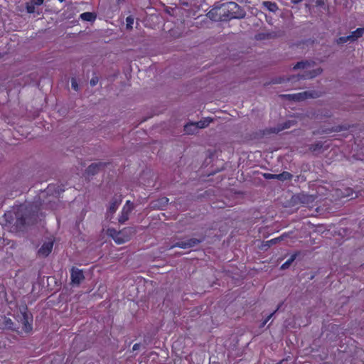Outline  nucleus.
<instances>
[{"label":"nucleus","instance_id":"4be33fe9","mask_svg":"<svg viewBox=\"0 0 364 364\" xmlns=\"http://www.w3.org/2000/svg\"><path fill=\"white\" fill-rule=\"evenodd\" d=\"M336 41H337V43H338V44L344 43H346L347 41H350V38L349 36H347L339 38L338 39H337Z\"/></svg>","mask_w":364,"mask_h":364},{"label":"nucleus","instance_id":"9d476101","mask_svg":"<svg viewBox=\"0 0 364 364\" xmlns=\"http://www.w3.org/2000/svg\"><path fill=\"white\" fill-rule=\"evenodd\" d=\"M316 95L314 94H313L312 92H301V93H298L296 95H294L293 98L296 100H304V99H306V98H309V97H315Z\"/></svg>","mask_w":364,"mask_h":364},{"label":"nucleus","instance_id":"a211bd4d","mask_svg":"<svg viewBox=\"0 0 364 364\" xmlns=\"http://www.w3.org/2000/svg\"><path fill=\"white\" fill-rule=\"evenodd\" d=\"M275 176L279 181H286L291 178V175L288 172H283L282 173L277 174Z\"/></svg>","mask_w":364,"mask_h":364},{"label":"nucleus","instance_id":"39448f33","mask_svg":"<svg viewBox=\"0 0 364 364\" xmlns=\"http://www.w3.org/2000/svg\"><path fill=\"white\" fill-rule=\"evenodd\" d=\"M201 241L200 240H198L196 238H191L188 240H186L185 241L178 242L175 244L170 246L169 249H173L174 247H180L182 249H187L190 247H195L198 244H199Z\"/></svg>","mask_w":364,"mask_h":364},{"label":"nucleus","instance_id":"7c9ffc66","mask_svg":"<svg viewBox=\"0 0 364 364\" xmlns=\"http://www.w3.org/2000/svg\"><path fill=\"white\" fill-rule=\"evenodd\" d=\"M321 146L319 144L315 145V147L313 149V151H316L318 149H321Z\"/></svg>","mask_w":364,"mask_h":364},{"label":"nucleus","instance_id":"f03ea898","mask_svg":"<svg viewBox=\"0 0 364 364\" xmlns=\"http://www.w3.org/2000/svg\"><path fill=\"white\" fill-rule=\"evenodd\" d=\"M134 232V229L132 228H124L121 231H117L113 228H109L107 231V235L110 236L118 245H121L129 241Z\"/></svg>","mask_w":364,"mask_h":364},{"label":"nucleus","instance_id":"aec40b11","mask_svg":"<svg viewBox=\"0 0 364 364\" xmlns=\"http://www.w3.org/2000/svg\"><path fill=\"white\" fill-rule=\"evenodd\" d=\"M100 166V165L97 164H91V165H90V166H89V167L87 168V172H88V173L94 174L95 173H96V172L99 170Z\"/></svg>","mask_w":364,"mask_h":364},{"label":"nucleus","instance_id":"2eb2a0df","mask_svg":"<svg viewBox=\"0 0 364 364\" xmlns=\"http://www.w3.org/2000/svg\"><path fill=\"white\" fill-rule=\"evenodd\" d=\"M262 4L264 6H265L269 11H272V12H275L277 9H278V7L277 6V4L274 2H271V1H263L262 2Z\"/></svg>","mask_w":364,"mask_h":364},{"label":"nucleus","instance_id":"9b49d317","mask_svg":"<svg viewBox=\"0 0 364 364\" xmlns=\"http://www.w3.org/2000/svg\"><path fill=\"white\" fill-rule=\"evenodd\" d=\"M119 204L120 202L117 200H114L109 204L107 211V217H112V215L116 212Z\"/></svg>","mask_w":364,"mask_h":364},{"label":"nucleus","instance_id":"0eeeda50","mask_svg":"<svg viewBox=\"0 0 364 364\" xmlns=\"http://www.w3.org/2000/svg\"><path fill=\"white\" fill-rule=\"evenodd\" d=\"M85 277L82 270L73 267L71 269L72 284L79 285L84 279Z\"/></svg>","mask_w":364,"mask_h":364},{"label":"nucleus","instance_id":"423d86ee","mask_svg":"<svg viewBox=\"0 0 364 364\" xmlns=\"http://www.w3.org/2000/svg\"><path fill=\"white\" fill-rule=\"evenodd\" d=\"M134 208V205L129 200H127L121 211V214L119 216V222L120 223H125L128 219L129 214Z\"/></svg>","mask_w":364,"mask_h":364},{"label":"nucleus","instance_id":"c85d7f7f","mask_svg":"<svg viewBox=\"0 0 364 364\" xmlns=\"http://www.w3.org/2000/svg\"><path fill=\"white\" fill-rule=\"evenodd\" d=\"M36 6H40L43 4L44 0H32Z\"/></svg>","mask_w":364,"mask_h":364},{"label":"nucleus","instance_id":"bb28decb","mask_svg":"<svg viewBox=\"0 0 364 364\" xmlns=\"http://www.w3.org/2000/svg\"><path fill=\"white\" fill-rule=\"evenodd\" d=\"M292 125H293V122L288 121L287 122L285 123V125L281 129H288V128L291 127Z\"/></svg>","mask_w":364,"mask_h":364},{"label":"nucleus","instance_id":"1a4fd4ad","mask_svg":"<svg viewBox=\"0 0 364 364\" xmlns=\"http://www.w3.org/2000/svg\"><path fill=\"white\" fill-rule=\"evenodd\" d=\"M27 210H28V208L26 205H21L18 209V211L16 214V217H17L18 223L21 225H23L27 223L28 217L27 216H26V217L20 216V212H23V211Z\"/></svg>","mask_w":364,"mask_h":364},{"label":"nucleus","instance_id":"c756f323","mask_svg":"<svg viewBox=\"0 0 364 364\" xmlns=\"http://www.w3.org/2000/svg\"><path fill=\"white\" fill-rule=\"evenodd\" d=\"M273 314H271L268 317L264 320V321L262 323V326H264L268 321L272 318Z\"/></svg>","mask_w":364,"mask_h":364},{"label":"nucleus","instance_id":"f8f14e48","mask_svg":"<svg viewBox=\"0 0 364 364\" xmlns=\"http://www.w3.org/2000/svg\"><path fill=\"white\" fill-rule=\"evenodd\" d=\"M184 132L187 134H194L198 132L197 127L193 122H190L185 125Z\"/></svg>","mask_w":364,"mask_h":364},{"label":"nucleus","instance_id":"ddd939ff","mask_svg":"<svg viewBox=\"0 0 364 364\" xmlns=\"http://www.w3.org/2000/svg\"><path fill=\"white\" fill-rule=\"evenodd\" d=\"M364 34V28H358L349 35L350 41H355Z\"/></svg>","mask_w":364,"mask_h":364},{"label":"nucleus","instance_id":"412c9836","mask_svg":"<svg viewBox=\"0 0 364 364\" xmlns=\"http://www.w3.org/2000/svg\"><path fill=\"white\" fill-rule=\"evenodd\" d=\"M134 18L132 16H127L126 18V27L127 29H132L133 28Z\"/></svg>","mask_w":364,"mask_h":364},{"label":"nucleus","instance_id":"4468645a","mask_svg":"<svg viewBox=\"0 0 364 364\" xmlns=\"http://www.w3.org/2000/svg\"><path fill=\"white\" fill-rule=\"evenodd\" d=\"M212 120L206 118L203 120H200L197 122H193L195 125L197 127V130L198 131L200 129H203L209 125Z\"/></svg>","mask_w":364,"mask_h":364},{"label":"nucleus","instance_id":"6ab92c4d","mask_svg":"<svg viewBox=\"0 0 364 364\" xmlns=\"http://www.w3.org/2000/svg\"><path fill=\"white\" fill-rule=\"evenodd\" d=\"M296 254L291 255V257L282 265L281 268L282 269L288 268L296 259Z\"/></svg>","mask_w":364,"mask_h":364},{"label":"nucleus","instance_id":"b1692460","mask_svg":"<svg viewBox=\"0 0 364 364\" xmlns=\"http://www.w3.org/2000/svg\"><path fill=\"white\" fill-rule=\"evenodd\" d=\"M98 82V77H93L91 80H90V85L91 86H95Z\"/></svg>","mask_w":364,"mask_h":364},{"label":"nucleus","instance_id":"7ed1b4c3","mask_svg":"<svg viewBox=\"0 0 364 364\" xmlns=\"http://www.w3.org/2000/svg\"><path fill=\"white\" fill-rule=\"evenodd\" d=\"M314 65V63L311 62H299L294 66V69H303L304 70V74L302 75L301 77L304 79H311L321 74L322 71L320 68H313Z\"/></svg>","mask_w":364,"mask_h":364},{"label":"nucleus","instance_id":"f257e3e1","mask_svg":"<svg viewBox=\"0 0 364 364\" xmlns=\"http://www.w3.org/2000/svg\"><path fill=\"white\" fill-rule=\"evenodd\" d=\"M238 6L235 2H227L223 4L220 8H215L211 9L208 13V16L213 21H222L228 18H237L242 17L240 15H237L236 10H237Z\"/></svg>","mask_w":364,"mask_h":364},{"label":"nucleus","instance_id":"393cba45","mask_svg":"<svg viewBox=\"0 0 364 364\" xmlns=\"http://www.w3.org/2000/svg\"><path fill=\"white\" fill-rule=\"evenodd\" d=\"M275 176H277V174H272V173H264V178L267 179H272V178L277 179V177Z\"/></svg>","mask_w":364,"mask_h":364},{"label":"nucleus","instance_id":"5701e85b","mask_svg":"<svg viewBox=\"0 0 364 364\" xmlns=\"http://www.w3.org/2000/svg\"><path fill=\"white\" fill-rule=\"evenodd\" d=\"M4 322H5V327H6L8 328H12L13 323H12V321L10 318H4Z\"/></svg>","mask_w":364,"mask_h":364},{"label":"nucleus","instance_id":"2f4dec72","mask_svg":"<svg viewBox=\"0 0 364 364\" xmlns=\"http://www.w3.org/2000/svg\"><path fill=\"white\" fill-rule=\"evenodd\" d=\"M302 0H291V2L294 4H298L301 2Z\"/></svg>","mask_w":364,"mask_h":364},{"label":"nucleus","instance_id":"6e6552de","mask_svg":"<svg viewBox=\"0 0 364 364\" xmlns=\"http://www.w3.org/2000/svg\"><path fill=\"white\" fill-rule=\"evenodd\" d=\"M53 247V241L52 240L44 242L38 250V255L42 257L48 256L51 252Z\"/></svg>","mask_w":364,"mask_h":364},{"label":"nucleus","instance_id":"72a5a7b5","mask_svg":"<svg viewBox=\"0 0 364 364\" xmlns=\"http://www.w3.org/2000/svg\"><path fill=\"white\" fill-rule=\"evenodd\" d=\"M163 200H166V203H167L168 201V198H164Z\"/></svg>","mask_w":364,"mask_h":364},{"label":"nucleus","instance_id":"20e7f679","mask_svg":"<svg viewBox=\"0 0 364 364\" xmlns=\"http://www.w3.org/2000/svg\"><path fill=\"white\" fill-rule=\"evenodd\" d=\"M17 321L22 324V328L25 332H30L32 330V317L27 311V308L23 306L20 310V314L16 316Z\"/></svg>","mask_w":364,"mask_h":364},{"label":"nucleus","instance_id":"dca6fc26","mask_svg":"<svg viewBox=\"0 0 364 364\" xmlns=\"http://www.w3.org/2000/svg\"><path fill=\"white\" fill-rule=\"evenodd\" d=\"M80 17L82 20L87 21H92L95 18V16L92 13L90 12H85L80 15Z\"/></svg>","mask_w":364,"mask_h":364},{"label":"nucleus","instance_id":"473e14b6","mask_svg":"<svg viewBox=\"0 0 364 364\" xmlns=\"http://www.w3.org/2000/svg\"><path fill=\"white\" fill-rule=\"evenodd\" d=\"M137 346H138V345H137V344H135V345L133 346V349H134V350H136V349H137Z\"/></svg>","mask_w":364,"mask_h":364},{"label":"nucleus","instance_id":"f3484780","mask_svg":"<svg viewBox=\"0 0 364 364\" xmlns=\"http://www.w3.org/2000/svg\"><path fill=\"white\" fill-rule=\"evenodd\" d=\"M35 6H36V5H35V4H33L32 0H29L26 4V11L29 14H33L35 12V11H36Z\"/></svg>","mask_w":364,"mask_h":364},{"label":"nucleus","instance_id":"cd10ccee","mask_svg":"<svg viewBox=\"0 0 364 364\" xmlns=\"http://www.w3.org/2000/svg\"><path fill=\"white\" fill-rule=\"evenodd\" d=\"M284 237V235H282V237H277V238H274V239H272L271 240L268 241V242L271 243V244L276 243L277 241L280 240Z\"/></svg>","mask_w":364,"mask_h":364},{"label":"nucleus","instance_id":"a878e982","mask_svg":"<svg viewBox=\"0 0 364 364\" xmlns=\"http://www.w3.org/2000/svg\"><path fill=\"white\" fill-rule=\"evenodd\" d=\"M71 85H72V87L75 90H77L78 89V85H77V83L76 82V80L75 79H72V81H71Z\"/></svg>","mask_w":364,"mask_h":364}]
</instances>
